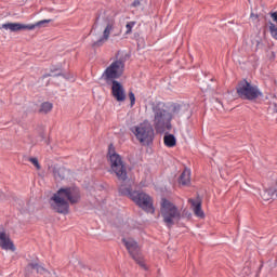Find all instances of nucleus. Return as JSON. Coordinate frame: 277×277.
Wrapping results in <instances>:
<instances>
[{
  "instance_id": "nucleus-8",
  "label": "nucleus",
  "mask_w": 277,
  "mask_h": 277,
  "mask_svg": "<svg viewBox=\"0 0 277 277\" xmlns=\"http://www.w3.org/2000/svg\"><path fill=\"white\" fill-rule=\"evenodd\" d=\"M93 29H97L102 31V36L97 41L93 43V47H103L107 40H109V36H111V31L116 29V19L114 18H105L100 25H95Z\"/></svg>"
},
{
  "instance_id": "nucleus-18",
  "label": "nucleus",
  "mask_w": 277,
  "mask_h": 277,
  "mask_svg": "<svg viewBox=\"0 0 277 277\" xmlns=\"http://www.w3.org/2000/svg\"><path fill=\"white\" fill-rule=\"evenodd\" d=\"M26 269H36L37 274H49V271L37 263H30Z\"/></svg>"
},
{
  "instance_id": "nucleus-11",
  "label": "nucleus",
  "mask_w": 277,
  "mask_h": 277,
  "mask_svg": "<svg viewBox=\"0 0 277 277\" xmlns=\"http://www.w3.org/2000/svg\"><path fill=\"white\" fill-rule=\"evenodd\" d=\"M130 256L141 267H144V258H142V254L140 253V246H137V242L133 240L132 238H123L122 239Z\"/></svg>"
},
{
  "instance_id": "nucleus-1",
  "label": "nucleus",
  "mask_w": 277,
  "mask_h": 277,
  "mask_svg": "<svg viewBox=\"0 0 277 277\" xmlns=\"http://www.w3.org/2000/svg\"><path fill=\"white\" fill-rule=\"evenodd\" d=\"M154 114V129L157 133H166V131H172V120L175 116H182L181 105L166 104L158 102L153 105Z\"/></svg>"
},
{
  "instance_id": "nucleus-26",
  "label": "nucleus",
  "mask_w": 277,
  "mask_h": 277,
  "mask_svg": "<svg viewBox=\"0 0 277 277\" xmlns=\"http://www.w3.org/2000/svg\"><path fill=\"white\" fill-rule=\"evenodd\" d=\"M54 274V277H57V274L56 273H53Z\"/></svg>"
},
{
  "instance_id": "nucleus-15",
  "label": "nucleus",
  "mask_w": 277,
  "mask_h": 277,
  "mask_svg": "<svg viewBox=\"0 0 277 277\" xmlns=\"http://www.w3.org/2000/svg\"><path fill=\"white\" fill-rule=\"evenodd\" d=\"M180 185H189L192 183V171L189 169H185L180 175Z\"/></svg>"
},
{
  "instance_id": "nucleus-17",
  "label": "nucleus",
  "mask_w": 277,
  "mask_h": 277,
  "mask_svg": "<svg viewBox=\"0 0 277 277\" xmlns=\"http://www.w3.org/2000/svg\"><path fill=\"white\" fill-rule=\"evenodd\" d=\"M163 143L168 148H174L176 146V137L173 134H167L163 136Z\"/></svg>"
},
{
  "instance_id": "nucleus-23",
  "label": "nucleus",
  "mask_w": 277,
  "mask_h": 277,
  "mask_svg": "<svg viewBox=\"0 0 277 277\" xmlns=\"http://www.w3.org/2000/svg\"><path fill=\"white\" fill-rule=\"evenodd\" d=\"M129 98H130V105L131 107H133V105H135V93L129 92Z\"/></svg>"
},
{
  "instance_id": "nucleus-6",
  "label": "nucleus",
  "mask_w": 277,
  "mask_h": 277,
  "mask_svg": "<svg viewBox=\"0 0 277 277\" xmlns=\"http://www.w3.org/2000/svg\"><path fill=\"white\" fill-rule=\"evenodd\" d=\"M108 161L110 163V173L116 174L118 181L124 183L129 179L127 175V166L122 161V157L111 149V147L108 150Z\"/></svg>"
},
{
  "instance_id": "nucleus-7",
  "label": "nucleus",
  "mask_w": 277,
  "mask_h": 277,
  "mask_svg": "<svg viewBox=\"0 0 277 277\" xmlns=\"http://www.w3.org/2000/svg\"><path fill=\"white\" fill-rule=\"evenodd\" d=\"M237 94L243 101H256L259 96H263L259 87L248 82V80H241L237 85Z\"/></svg>"
},
{
  "instance_id": "nucleus-19",
  "label": "nucleus",
  "mask_w": 277,
  "mask_h": 277,
  "mask_svg": "<svg viewBox=\"0 0 277 277\" xmlns=\"http://www.w3.org/2000/svg\"><path fill=\"white\" fill-rule=\"evenodd\" d=\"M52 110H53V103L43 102L40 106L39 113L40 114H49Z\"/></svg>"
},
{
  "instance_id": "nucleus-3",
  "label": "nucleus",
  "mask_w": 277,
  "mask_h": 277,
  "mask_svg": "<svg viewBox=\"0 0 277 277\" xmlns=\"http://www.w3.org/2000/svg\"><path fill=\"white\" fill-rule=\"evenodd\" d=\"M119 193L122 196H129L137 207L146 211L147 213H155V207L153 206V197L146 193L132 192L130 187L124 185L119 186Z\"/></svg>"
},
{
  "instance_id": "nucleus-14",
  "label": "nucleus",
  "mask_w": 277,
  "mask_h": 277,
  "mask_svg": "<svg viewBox=\"0 0 277 277\" xmlns=\"http://www.w3.org/2000/svg\"><path fill=\"white\" fill-rule=\"evenodd\" d=\"M190 207L197 217H205V212L202 211V203L195 199H188Z\"/></svg>"
},
{
  "instance_id": "nucleus-25",
  "label": "nucleus",
  "mask_w": 277,
  "mask_h": 277,
  "mask_svg": "<svg viewBox=\"0 0 277 277\" xmlns=\"http://www.w3.org/2000/svg\"><path fill=\"white\" fill-rule=\"evenodd\" d=\"M273 21H275V23H277V12H274L271 14Z\"/></svg>"
},
{
  "instance_id": "nucleus-4",
  "label": "nucleus",
  "mask_w": 277,
  "mask_h": 277,
  "mask_svg": "<svg viewBox=\"0 0 277 277\" xmlns=\"http://www.w3.org/2000/svg\"><path fill=\"white\" fill-rule=\"evenodd\" d=\"M130 131L142 146H150L155 141V128H153V123L148 119L131 127Z\"/></svg>"
},
{
  "instance_id": "nucleus-13",
  "label": "nucleus",
  "mask_w": 277,
  "mask_h": 277,
  "mask_svg": "<svg viewBox=\"0 0 277 277\" xmlns=\"http://www.w3.org/2000/svg\"><path fill=\"white\" fill-rule=\"evenodd\" d=\"M111 85V94L116 101L119 103H122V101H126L127 95L124 94V87L117 80L110 82Z\"/></svg>"
},
{
  "instance_id": "nucleus-20",
  "label": "nucleus",
  "mask_w": 277,
  "mask_h": 277,
  "mask_svg": "<svg viewBox=\"0 0 277 277\" xmlns=\"http://www.w3.org/2000/svg\"><path fill=\"white\" fill-rule=\"evenodd\" d=\"M135 27V22H129L126 25V35L129 36V34H131L133 31V28Z\"/></svg>"
},
{
  "instance_id": "nucleus-16",
  "label": "nucleus",
  "mask_w": 277,
  "mask_h": 277,
  "mask_svg": "<svg viewBox=\"0 0 277 277\" xmlns=\"http://www.w3.org/2000/svg\"><path fill=\"white\" fill-rule=\"evenodd\" d=\"M53 176L56 181H63V179H66V170L62 167H54Z\"/></svg>"
},
{
  "instance_id": "nucleus-24",
  "label": "nucleus",
  "mask_w": 277,
  "mask_h": 277,
  "mask_svg": "<svg viewBox=\"0 0 277 277\" xmlns=\"http://www.w3.org/2000/svg\"><path fill=\"white\" fill-rule=\"evenodd\" d=\"M140 5H141L140 0H135V1L132 3V8H140Z\"/></svg>"
},
{
  "instance_id": "nucleus-10",
  "label": "nucleus",
  "mask_w": 277,
  "mask_h": 277,
  "mask_svg": "<svg viewBox=\"0 0 277 277\" xmlns=\"http://www.w3.org/2000/svg\"><path fill=\"white\" fill-rule=\"evenodd\" d=\"M53 19H43V21H39L35 24H21V23H6V24H2V29H5L6 31H34V29H36V27H47V25H49V23H52Z\"/></svg>"
},
{
  "instance_id": "nucleus-2",
  "label": "nucleus",
  "mask_w": 277,
  "mask_h": 277,
  "mask_svg": "<svg viewBox=\"0 0 277 277\" xmlns=\"http://www.w3.org/2000/svg\"><path fill=\"white\" fill-rule=\"evenodd\" d=\"M81 200V193L77 187L60 188L51 197V207L56 213L68 214L70 205H77Z\"/></svg>"
},
{
  "instance_id": "nucleus-12",
  "label": "nucleus",
  "mask_w": 277,
  "mask_h": 277,
  "mask_svg": "<svg viewBox=\"0 0 277 277\" xmlns=\"http://www.w3.org/2000/svg\"><path fill=\"white\" fill-rule=\"evenodd\" d=\"M0 248L2 250H10L11 252H16V247L14 241L10 238V234L5 229H0Z\"/></svg>"
},
{
  "instance_id": "nucleus-22",
  "label": "nucleus",
  "mask_w": 277,
  "mask_h": 277,
  "mask_svg": "<svg viewBox=\"0 0 277 277\" xmlns=\"http://www.w3.org/2000/svg\"><path fill=\"white\" fill-rule=\"evenodd\" d=\"M28 161L35 166L37 170H40V162L38 161V158H29Z\"/></svg>"
},
{
  "instance_id": "nucleus-9",
  "label": "nucleus",
  "mask_w": 277,
  "mask_h": 277,
  "mask_svg": "<svg viewBox=\"0 0 277 277\" xmlns=\"http://www.w3.org/2000/svg\"><path fill=\"white\" fill-rule=\"evenodd\" d=\"M124 74V63L123 61L117 60L113 62L103 72L102 77L109 83L111 81H116V79H120Z\"/></svg>"
},
{
  "instance_id": "nucleus-5",
  "label": "nucleus",
  "mask_w": 277,
  "mask_h": 277,
  "mask_svg": "<svg viewBox=\"0 0 277 277\" xmlns=\"http://www.w3.org/2000/svg\"><path fill=\"white\" fill-rule=\"evenodd\" d=\"M160 213L168 228H172L182 217L180 209L168 199L161 200Z\"/></svg>"
},
{
  "instance_id": "nucleus-21",
  "label": "nucleus",
  "mask_w": 277,
  "mask_h": 277,
  "mask_svg": "<svg viewBox=\"0 0 277 277\" xmlns=\"http://www.w3.org/2000/svg\"><path fill=\"white\" fill-rule=\"evenodd\" d=\"M269 31H271L272 38H274L275 40H277V27H276L275 24H271V26H269Z\"/></svg>"
}]
</instances>
